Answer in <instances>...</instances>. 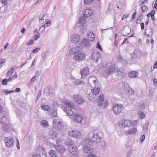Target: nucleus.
Masks as SVG:
<instances>
[{"label":"nucleus","instance_id":"28","mask_svg":"<svg viewBox=\"0 0 157 157\" xmlns=\"http://www.w3.org/2000/svg\"><path fill=\"white\" fill-rule=\"evenodd\" d=\"M148 33L147 36L149 37H150L153 35L154 32L153 29L152 27H150L149 29H146Z\"/></svg>","mask_w":157,"mask_h":157},{"label":"nucleus","instance_id":"35","mask_svg":"<svg viewBox=\"0 0 157 157\" xmlns=\"http://www.w3.org/2000/svg\"><path fill=\"white\" fill-rule=\"evenodd\" d=\"M49 54L48 52H45L43 53L42 56V58L44 60H46Z\"/></svg>","mask_w":157,"mask_h":157},{"label":"nucleus","instance_id":"19","mask_svg":"<svg viewBox=\"0 0 157 157\" xmlns=\"http://www.w3.org/2000/svg\"><path fill=\"white\" fill-rule=\"evenodd\" d=\"M83 146L91 145L92 144L93 141L90 138H87L84 140L82 142Z\"/></svg>","mask_w":157,"mask_h":157},{"label":"nucleus","instance_id":"5","mask_svg":"<svg viewBox=\"0 0 157 157\" xmlns=\"http://www.w3.org/2000/svg\"><path fill=\"white\" fill-rule=\"evenodd\" d=\"M104 101V96L103 94H100L98 99V105L101 106L102 105L104 106V108L107 107V104Z\"/></svg>","mask_w":157,"mask_h":157},{"label":"nucleus","instance_id":"38","mask_svg":"<svg viewBox=\"0 0 157 157\" xmlns=\"http://www.w3.org/2000/svg\"><path fill=\"white\" fill-rule=\"evenodd\" d=\"M41 124L43 127H46L48 126V121H47L45 120H43L41 122Z\"/></svg>","mask_w":157,"mask_h":157},{"label":"nucleus","instance_id":"14","mask_svg":"<svg viewBox=\"0 0 157 157\" xmlns=\"http://www.w3.org/2000/svg\"><path fill=\"white\" fill-rule=\"evenodd\" d=\"M48 135L51 137L55 138L58 137V134L53 129L50 128L49 129Z\"/></svg>","mask_w":157,"mask_h":157},{"label":"nucleus","instance_id":"50","mask_svg":"<svg viewBox=\"0 0 157 157\" xmlns=\"http://www.w3.org/2000/svg\"><path fill=\"white\" fill-rule=\"evenodd\" d=\"M52 90L50 88L47 87L44 90V92L46 94L49 93H51V90Z\"/></svg>","mask_w":157,"mask_h":157},{"label":"nucleus","instance_id":"30","mask_svg":"<svg viewBox=\"0 0 157 157\" xmlns=\"http://www.w3.org/2000/svg\"><path fill=\"white\" fill-rule=\"evenodd\" d=\"M91 91L95 95H97L99 93L100 89L98 87H94V89L92 90Z\"/></svg>","mask_w":157,"mask_h":157},{"label":"nucleus","instance_id":"1","mask_svg":"<svg viewBox=\"0 0 157 157\" xmlns=\"http://www.w3.org/2000/svg\"><path fill=\"white\" fill-rule=\"evenodd\" d=\"M82 46H77L71 48L69 51V53L71 54H74V57L75 60H82L86 57L85 53L82 51Z\"/></svg>","mask_w":157,"mask_h":157},{"label":"nucleus","instance_id":"57","mask_svg":"<svg viewBox=\"0 0 157 157\" xmlns=\"http://www.w3.org/2000/svg\"><path fill=\"white\" fill-rule=\"evenodd\" d=\"M129 16V14L126 13V14H124L122 17V20H123L124 19V18H127Z\"/></svg>","mask_w":157,"mask_h":157},{"label":"nucleus","instance_id":"7","mask_svg":"<svg viewBox=\"0 0 157 157\" xmlns=\"http://www.w3.org/2000/svg\"><path fill=\"white\" fill-rule=\"evenodd\" d=\"M4 141L5 145L7 147H12L13 144V139L10 137H5L4 138Z\"/></svg>","mask_w":157,"mask_h":157},{"label":"nucleus","instance_id":"12","mask_svg":"<svg viewBox=\"0 0 157 157\" xmlns=\"http://www.w3.org/2000/svg\"><path fill=\"white\" fill-rule=\"evenodd\" d=\"M116 70L115 66L114 65H111L105 71V75L106 76H108L113 71L115 72Z\"/></svg>","mask_w":157,"mask_h":157},{"label":"nucleus","instance_id":"13","mask_svg":"<svg viewBox=\"0 0 157 157\" xmlns=\"http://www.w3.org/2000/svg\"><path fill=\"white\" fill-rule=\"evenodd\" d=\"M80 37L78 34H75L72 36L71 38V40L72 43L77 44L79 42Z\"/></svg>","mask_w":157,"mask_h":157},{"label":"nucleus","instance_id":"53","mask_svg":"<svg viewBox=\"0 0 157 157\" xmlns=\"http://www.w3.org/2000/svg\"><path fill=\"white\" fill-rule=\"evenodd\" d=\"M155 11L154 10H152L151 11L150 13H147V17H150V15L151 16V15H152L153 13V15H155Z\"/></svg>","mask_w":157,"mask_h":157},{"label":"nucleus","instance_id":"2","mask_svg":"<svg viewBox=\"0 0 157 157\" xmlns=\"http://www.w3.org/2000/svg\"><path fill=\"white\" fill-rule=\"evenodd\" d=\"M64 105L67 106V107L64 108L63 110L69 116H71L73 114V112L71 109L74 108V103L70 101L66 100L63 101Z\"/></svg>","mask_w":157,"mask_h":157},{"label":"nucleus","instance_id":"10","mask_svg":"<svg viewBox=\"0 0 157 157\" xmlns=\"http://www.w3.org/2000/svg\"><path fill=\"white\" fill-rule=\"evenodd\" d=\"M131 124L132 123L129 120H124L119 123V125L120 127L124 128L126 127H129L131 126Z\"/></svg>","mask_w":157,"mask_h":157},{"label":"nucleus","instance_id":"33","mask_svg":"<svg viewBox=\"0 0 157 157\" xmlns=\"http://www.w3.org/2000/svg\"><path fill=\"white\" fill-rule=\"evenodd\" d=\"M0 121L2 124H7V119L5 116H3L2 117Z\"/></svg>","mask_w":157,"mask_h":157},{"label":"nucleus","instance_id":"63","mask_svg":"<svg viewBox=\"0 0 157 157\" xmlns=\"http://www.w3.org/2000/svg\"><path fill=\"white\" fill-rule=\"evenodd\" d=\"M53 105L55 107H57L59 106V104L56 101H54L53 102Z\"/></svg>","mask_w":157,"mask_h":157},{"label":"nucleus","instance_id":"26","mask_svg":"<svg viewBox=\"0 0 157 157\" xmlns=\"http://www.w3.org/2000/svg\"><path fill=\"white\" fill-rule=\"evenodd\" d=\"M83 150L85 152L90 153H92L93 150L89 146H84Z\"/></svg>","mask_w":157,"mask_h":157},{"label":"nucleus","instance_id":"40","mask_svg":"<svg viewBox=\"0 0 157 157\" xmlns=\"http://www.w3.org/2000/svg\"><path fill=\"white\" fill-rule=\"evenodd\" d=\"M41 107L43 110L47 111H48L50 109V107L48 105H42L41 106Z\"/></svg>","mask_w":157,"mask_h":157},{"label":"nucleus","instance_id":"47","mask_svg":"<svg viewBox=\"0 0 157 157\" xmlns=\"http://www.w3.org/2000/svg\"><path fill=\"white\" fill-rule=\"evenodd\" d=\"M75 83L77 85H79L81 83L84 84V82L83 81L81 80L78 79L75 82Z\"/></svg>","mask_w":157,"mask_h":157},{"label":"nucleus","instance_id":"41","mask_svg":"<svg viewBox=\"0 0 157 157\" xmlns=\"http://www.w3.org/2000/svg\"><path fill=\"white\" fill-rule=\"evenodd\" d=\"M84 3L85 5H91L93 2V0H84Z\"/></svg>","mask_w":157,"mask_h":157},{"label":"nucleus","instance_id":"60","mask_svg":"<svg viewBox=\"0 0 157 157\" xmlns=\"http://www.w3.org/2000/svg\"><path fill=\"white\" fill-rule=\"evenodd\" d=\"M145 138V136L144 135H143L141 136V137L140 138V140L141 142H143L144 141Z\"/></svg>","mask_w":157,"mask_h":157},{"label":"nucleus","instance_id":"37","mask_svg":"<svg viewBox=\"0 0 157 157\" xmlns=\"http://www.w3.org/2000/svg\"><path fill=\"white\" fill-rule=\"evenodd\" d=\"M49 154L51 157H57L54 150H51L49 152Z\"/></svg>","mask_w":157,"mask_h":157},{"label":"nucleus","instance_id":"31","mask_svg":"<svg viewBox=\"0 0 157 157\" xmlns=\"http://www.w3.org/2000/svg\"><path fill=\"white\" fill-rule=\"evenodd\" d=\"M81 44L85 46H87L90 44V42L86 39H84L81 41Z\"/></svg>","mask_w":157,"mask_h":157},{"label":"nucleus","instance_id":"18","mask_svg":"<svg viewBox=\"0 0 157 157\" xmlns=\"http://www.w3.org/2000/svg\"><path fill=\"white\" fill-rule=\"evenodd\" d=\"M68 149L69 151L72 154L77 153V148L75 145L68 147Z\"/></svg>","mask_w":157,"mask_h":157},{"label":"nucleus","instance_id":"24","mask_svg":"<svg viewBox=\"0 0 157 157\" xmlns=\"http://www.w3.org/2000/svg\"><path fill=\"white\" fill-rule=\"evenodd\" d=\"M49 114L50 117H57V113L56 109H54L50 110Z\"/></svg>","mask_w":157,"mask_h":157},{"label":"nucleus","instance_id":"58","mask_svg":"<svg viewBox=\"0 0 157 157\" xmlns=\"http://www.w3.org/2000/svg\"><path fill=\"white\" fill-rule=\"evenodd\" d=\"M37 78H38L36 76H34L33 77L31 80L30 82L32 83L33 82H34L36 79Z\"/></svg>","mask_w":157,"mask_h":157},{"label":"nucleus","instance_id":"23","mask_svg":"<svg viewBox=\"0 0 157 157\" xmlns=\"http://www.w3.org/2000/svg\"><path fill=\"white\" fill-rule=\"evenodd\" d=\"M87 37L90 41H93L95 39V36L93 32L88 33Z\"/></svg>","mask_w":157,"mask_h":157},{"label":"nucleus","instance_id":"42","mask_svg":"<svg viewBox=\"0 0 157 157\" xmlns=\"http://www.w3.org/2000/svg\"><path fill=\"white\" fill-rule=\"evenodd\" d=\"M13 71L14 70L13 68H12L10 71H8L7 73V76L8 77H10L12 75V74L13 73Z\"/></svg>","mask_w":157,"mask_h":157},{"label":"nucleus","instance_id":"15","mask_svg":"<svg viewBox=\"0 0 157 157\" xmlns=\"http://www.w3.org/2000/svg\"><path fill=\"white\" fill-rule=\"evenodd\" d=\"M89 69L88 67L84 68L81 71V74L82 78H85L89 74Z\"/></svg>","mask_w":157,"mask_h":157},{"label":"nucleus","instance_id":"17","mask_svg":"<svg viewBox=\"0 0 157 157\" xmlns=\"http://www.w3.org/2000/svg\"><path fill=\"white\" fill-rule=\"evenodd\" d=\"M132 60L136 61L140 58V55L138 52L134 51L131 55Z\"/></svg>","mask_w":157,"mask_h":157},{"label":"nucleus","instance_id":"20","mask_svg":"<svg viewBox=\"0 0 157 157\" xmlns=\"http://www.w3.org/2000/svg\"><path fill=\"white\" fill-rule=\"evenodd\" d=\"M93 11L91 9H86L85 10L83 14V16L86 17L91 16L93 14Z\"/></svg>","mask_w":157,"mask_h":157},{"label":"nucleus","instance_id":"43","mask_svg":"<svg viewBox=\"0 0 157 157\" xmlns=\"http://www.w3.org/2000/svg\"><path fill=\"white\" fill-rule=\"evenodd\" d=\"M141 10L143 12H145L147 11L148 8L146 6L144 5L142 6Z\"/></svg>","mask_w":157,"mask_h":157},{"label":"nucleus","instance_id":"8","mask_svg":"<svg viewBox=\"0 0 157 157\" xmlns=\"http://www.w3.org/2000/svg\"><path fill=\"white\" fill-rule=\"evenodd\" d=\"M73 98L75 101L79 105H81L82 103L85 102L83 97L79 95H74Z\"/></svg>","mask_w":157,"mask_h":157},{"label":"nucleus","instance_id":"4","mask_svg":"<svg viewBox=\"0 0 157 157\" xmlns=\"http://www.w3.org/2000/svg\"><path fill=\"white\" fill-rule=\"evenodd\" d=\"M123 109V105L121 104H116L113 108V111L115 114H120Z\"/></svg>","mask_w":157,"mask_h":157},{"label":"nucleus","instance_id":"62","mask_svg":"<svg viewBox=\"0 0 157 157\" xmlns=\"http://www.w3.org/2000/svg\"><path fill=\"white\" fill-rule=\"evenodd\" d=\"M123 86H124V90L125 92H126V91L128 89V87H127V86L129 87V86L127 84L124 85H123Z\"/></svg>","mask_w":157,"mask_h":157},{"label":"nucleus","instance_id":"56","mask_svg":"<svg viewBox=\"0 0 157 157\" xmlns=\"http://www.w3.org/2000/svg\"><path fill=\"white\" fill-rule=\"evenodd\" d=\"M34 43L33 40V39H31L30 41L28 42L26 45L27 46H29L33 44Z\"/></svg>","mask_w":157,"mask_h":157},{"label":"nucleus","instance_id":"45","mask_svg":"<svg viewBox=\"0 0 157 157\" xmlns=\"http://www.w3.org/2000/svg\"><path fill=\"white\" fill-rule=\"evenodd\" d=\"M85 17L82 16L80 17V18L79 19L78 22L79 23H82L84 22L86 20Z\"/></svg>","mask_w":157,"mask_h":157},{"label":"nucleus","instance_id":"64","mask_svg":"<svg viewBox=\"0 0 157 157\" xmlns=\"http://www.w3.org/2000/svg\"><path fill=\"white\" fill-rule=\"evenodd\" d=\"M96 48H97L99 49L101 51L102 50V48L99 42H98L97 44Z\"/></svg>","mask_w":157,"mask_h":157},{"label":"nucleus","instance_id":"54","mask_svg":"<svg viewBox=\"0 0 157 157\" xmlns=\"http://www.w3.org/2000/svg\"><path fill=\"white\" fill-rule=\"evenodd\" d=\"M7 80L6 78L2 80V83L3 85H6L7 84Z\"/></svg>","mask_w":157,"mask_h":157},{"label":"nucleus","instance_id":"61","mask_svg":"<svg viewBox=\"0 0 157 157\" xmlns=\"http://www.w3.org/2000/svg\"><path fill=\"white\" fill-rule=\"evenodd\" d=\"M2 3L5 5H6L7 4L8 2L7 0H1Z\"/></svg>","mask_w":157,"mask_h":157},{"label":"nucleus","instance_id":"49","mask_svg":"<svg viewBox=\"0 0 157 157\" xmlns=\"http://www.w3.org/2000/svg\"><path fill=\"white\" fill-rule=\"evenodd\" d=\"M45 29V25H43V26L40 27V33H43L44 32Z\"/></svg>","mask_w":157,"mask_h":157},{"label":"nucleus","instance_id":"6","mask_svg":"<svg viewBox=\"0 0 157 157\" xmlns=\"http://www.w3.org/2000/svg\"><path fill=\"white\" fill-rule=\"evenodd\" d=\"M59 142L61 143L60 141L59 142L58 140H57V144L56 146H55L54 147L57 151L59 152L60 153L63 154L64 152L65 149L63 147L61 144H59Z\"/></svg>","mask_w":157,"mask_h":157},{"label":"nucleus","instance_id":"27","mask_svg":"<svg viewBox=\"0 0 157 157\" xmlns=\"http://www.w3.org/2000/svg\"><path fill=\"white\" fill-rule=\"evenodd\" d=\"M123 30V33L122 34V35L124 36H126L131 32V29L130 27L126 29L124 28Z\"/></svg>","mask_w":157,"mask_h":157},{"label":"nucleus","instance_id":"55","mask_svg":"<svg viewBox=\"0 0 157 157\" xmlns=\"http://www.w3.org/2000/svg\"><path fill=\"white\" fill-rule=\"evenodd\" d=\"M87 156L88 157H97L96 154L92 153H89Z\"/></svg>","mask_w":157,"mask_h":157},{"label":"nucleus","instance_id":"21","mask_svg":"<svg viewBox=\"0 0 157 157\" xmlns=\"http://www.w3.org/2000/svg\"><path fill=\"white\" fill-rule=\"evenodd\" d=\"M73 119L75 121L78 122H81L82 121L81 117L77 114H75L73 115Z\"/></svg>","mask_w":157,"mask_h":157},{"label":"nucleus","instance_id":"59","mask_svg":"<svg viewBox=\"0 0 157 157\" xmlns=\"http://www.w3.org/2000/svg\"><path fill=\"white\" fill-rule=\"evenodd\" d=\"M51 24V21L50 20H48L46 23L44 25H45V26L47 27L49 26Z\"/></svg>","mask_w":157,"mask_h":157},{"label":"nucleus","instance_id":"46","mask_svg":"<svg viewBox=\"0 0 157 157\" xmlns=\"http://www.w3.org/2000/svg\"><path fill=\"white\" fill-rule=\"evenodd\" d=\"M139 116L140 119H143L144 116V114L142 111H140L139 113Z\"/></svg>","mask_w":157,"mask_h":157},{"label":"nucleus","instance_id":"48","mask_svg":"<svg viewBox=\"0 0 157 157\" xmlns=\"http://www.w3.org/2000/svg\"><path fill=\"white\" fill-rule=\"evenodd\" d=\"M117 72L119 75H120L124 73V70L123 68H120L119 69L117 70Z\"/></svg>","mask_w":157,"mask_h":157},{"label":"nucleus","instance_id":"9","mask_svg":"<svg viewBox=\"0 0 157 157\" xmlns=\"http://www.w3.org/2000/svg\"><path fill=\"white\" fill-rule=\"evenodd\" d=\"M69 136L73 137L76 138H79L81 136V133L77 130L71 131L69 132Z\"/></svg>","mask_w":157,"mask_h":157},{"label":"nucleus","instance_id":"52","mask_svg":"<svg viewBox=\"0 0 157 157\" xmlns=\"http://www.w3.org/2000/svg\"><path fill=\"white\" fill-rule=\"evenodd\" d=\"M42 149L43 150V151L42 152V155H40V157H46L47 156L46 152L44 150L43 148H42Z\"/></svg>","mask_w":157,"mask_h":157},{"label":"nucleus","instance_id":"44","mask_svg":"<svg viewBox=\"0 0 157 157\" xmlns=\"http://www.w3.org/2000/svg\"><path fill=\"white\" fill-rule=\"evenodd\" d=\"M85 17L82 16L80 17V18L79 19L78 22L79 23H82L84 22L86 20Z\"/></svg>","mask_w":157,"mask_h":157},{"label":"nucleus","instance_id":"36","mask_svg":"<svg viewBox=\"0 0 157 157\" xmlns=\"http://www.w3.org/2000/svg\"><path fill=\"white\" fill-rule=\"evenodd\" d=\"M127 87L128 88V89L126 91V93L129 95L133 94L134 93V90H132L129 87L127 86Z\"/></svg>","mask_w":157,"mask_h":157},{"label":"nucleus","instance_id":"16","mask_svg":"<svg viewBox=\"0 0 157 157\" xmlns=\"http://www.w3.org/2000/svg\"><path fill=\"white\" fill-rule=\"evenodd\" d=\"M93 141L96 142L97 143L101 141V138L99 136L98 133L93 134L92 138Z\"/></svg>","mask_w":157,"mask_h":157},{"label":"nucleus","instance_id":"25","mask_svg":"<svg viewBox=\"0 0 157 157\" xmlns=\"http://www.w3.org/2000/svg\"><path fill=\"white\" fill-rule=\"evenodd\" d=\"M65 144L66 145L68 146V147L75 145L74 141L69 138L67 139L66 140Z\"/></svg>","mask_w":157,"mask_h":157},{"label":"nucleus","instance_id":"51","mask_svg":"<svg viewBox=\"0 0 157 157\" xmlns=\"http://www.w3.org/2000/svg\"><path fill=\"white\" fill-rule=\"evenodd\" d=\"M47 19V16L46 15H44L42 18H40V23L42 21H45Z\"/></svg>","mask_w":157,"mask_h":157},{"label":"nucleus","instance_id":"3","mask_svg":"<svg viewBox=\"0 0 157 157\" xmlns=\"http://www.w3.org/2000/svg\"><path fill=\"white\" fill-rule=\"evenodd\" d=\"M52 123L53 128L56 130H61L63 128V124L58 120L56 119H54Z\"/></svg>","mask_w":157,"mask_h":157},{"label":"nucleus","instance_id":"11","mask_svg":"<svg viewBox=\"0 0 157 157\" xmlns=\"http://www.w3.org/2000/svg\"><path fill=\"white\" fill-rule=\"evenodd\" d=\"M100 55L99 52L97 50H94L93 52L91 58L95 60L97 62L99 59L100 58Z\"/></svg>","mask_w":157,"mask_h":157},{"label":"nucleus","instance_id":"32","mask_svg":"<svg viewBox=\"0 0 157 157\" xmlns=\"http://www.w3.org/2000/svg\"><path fill=\"white\" fill-rule=\"evenodd\" d=\"M118 60L124 64H126L127 63L126 60H124L122 59V56L120 54L118 55Z\"/></svg>","mask_w":157,"mask_h":157},{"label":"nucleus","instance_id":"34","mask_svg":"<svg viewBox=\"0 0 157 157\" xmlns=\"http://www.w3.org/2000/svg\"><path fill=\"white\" fill-rule=\"evenodd\" d=\"M96 80H97V78L95 76H92L89 78L88 82L93 83L95 82Z\"/></svg>","mask_w":157,"mask_h":157},{"label":"nucleus","instance_id":"39","mask_svg":"<svg viewBox=\"0 0 157 157\" xmlns=\"http://www.w3.org/2000/svg\"><path fill=\"white\" fill-rule=\"evenodd\" d=\"M107 147L106 143L105 141H103L101 143V147L104 150H105Z\"/></svg>","mask_w":157,"mask_h":157},{"label":"nucleus","instance_id":"29","mask_svg":"<svg viewBox=\"0 0 157 157\" xmlns=\"http://www.w3.org/2000/svg\"><path fill=\"white\" fill-rule=\"evenodd\" d=\"M137 132V129L135 128L129 129L126 131V133L128 134H134Z\"/></svg>","mask_w":157,"mask_h":157},{"label":"nucleus","instance_id":"22","mask_svg":"<svg viewBox=\"0 0 157 157\" xmlns=\"http://www.w3.org/2000/svg\"><path fill=\"white\" fill-rule=\"evenodd\" d=\"M138 72H137L136 71H132L129 72L128 74V76L132 78H136L138 77Z\"/></svg>","mask_w":157,"mask_h":157}]
</instances>
